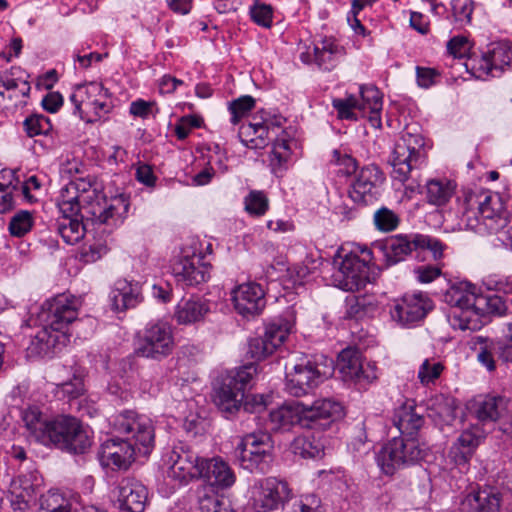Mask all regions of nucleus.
Listing matches in <instances>:
<instances>
[{
	"mask_svg": "<svg viewBox=\"0 0 512 512\" xmlns=\"http://www.w3.org/2000/svg\"><path fill=\"white\" fill-rule=\"evenodd\" d=\"M62 215H78L94 223L117 225L128 212L129 203L123 195L110 201L99 190L95 181L77 178L66 184L58 198Z\"/></svg>",
	"mask_w": 512,
	"mask_h": 512,
	"instance_id": "1",
	"label": "nucleus"
},
{
	"mask_svg": "<svg viewBox=\"0 0 512 512\" xmlns=\"http://www.w3.org/2000/svg\"><path fill=\"white\" fill-rule=\"evenodd\" d=\"M81 304L80 298L69 293L46 300L37 313L41 329L32 337L28 349L46 355L65 346L69 341V326L77 320Z\"/></svg>",
	"mask_w": 512,
	"mask_h": 512,
	"instance_id": "2",
	"label": "nucleus"
},
{
	"mask_svg": "<svg viewBox=\"0 0 512 512\" xmlns=\"http://www.w3.org/2000/svg\"><path fill=\"white\" fill-rule=\"evenodd\" d=\"M508 196L485 189L464 190L458 199L460 229L470 230L479 235L493 234L507 223L508 207H512V189Z\"/></svg>",
	"mask_w": 512,
	"mask_h": 512,
	"instance_id": "3",
	"label": "nucleus"
},
{
	"mask_svg": "<svg viewBox=\"0 0 512 512\" xmlns=\"http://www.w3.org/2000/svg\"><path fill=\"white\" fill-rule=\"evenodd\" d=\"M342 415L341 403L327 398L316 400L310 406L299 402L282 405L270 411L269 422L272 430L286 431L295 424L303 428L324 430Z\"/></svg>",
	"mask_w": 512,
	"mask_h": 512,
	"instance_id": "4",
	"label": "nucleus"
},
{
	"mask_svg": "<svg viewBox=\"0 0 512 512\" xmlns=\"http://www.w3.org/2000/svg\"><path fill=\"white\" fill-rule=\"evenodd\" d=\"M427 152L425 138L410 131L403 132L394 146L390 158L391 178L393 182L404 185L408 197L420 192L421 184L417 171L426 164Z\"/></svg>",
	"mask_w": 512,
	"mask_h": 512,
	"instance_id": "5",
	"label": "nucleus"
},
{
	"mask_svg": "<svg viewBox=\"0 0 512 512\" xmlns=\"http://www.w3.org/2000/svg\"><path fill=\"white\" fill-rule=\"evenodd\" d=\"M174 337L172 327L165 321H151L138 333L134 354L122 359L120 365L124 373L133 371L136 356L160 361L172 353Z\"/></svg>",
	"mask_w": 512,
	"mask_h": 512,
	"instance_id": "6",
	"label": "nucleus"
},
{
	"mask_svg": "<svg viewBox=\"0 0 512 512\" xmlns=\"http://www.w3.org/2000/svg\"><path fill=\"white\" fill-rule=\"evenodd\" d=\"M41 444L69 453L84 454L92 445V431L76 417L58 415L50 419Z\"/></svg>",
	"mask_w": 512,
	"mask_h": 512,
	"instance_id": "7",
	"label": "nucleus"
},
{
	"mask_svg": "<svg viewBox=\"0 0 512 512\" xmlns=\"http://www.w3.org/2000/svg\"><path fill=\"white\" fill-rule=\"evenodd\" d=\"M379 248L387 265L391 266L404 261L412 253L416 258H421L425 252H430L433 260L439 261L447 246L435 237L411 233L390 236L379 243Z\"/></svg>",
	"mask_w": 512,
	"mask_h": 512,
	"instance_id": "8",
	"label": "nucleus"
},
{
	"mask_svg": "<svg viewBox=\"0 0 512 512\" xmlns=\"http://www.w3.org/2000/svg\"><path fill=\"white\" fill-rule=\"evenodd\" d=\"M480 295L477 287L466 281L453 284L446 291L444 301L451 307L448 320L453 329L476 331L482 328L484 322L476 310Z\"/></svg>",
	"mask_w": 512,
	"mask_h": 512,
	"instance_id": "9",
	"label": "nucleus"
},
{
	"mask_svg": "<svg viewBox=\"0 0 512 512\" xmlns=\"http://www.w3.org/2000/svg\"><path fill=\"white\" fill-rule=\"evenodd\" d=\"M334 373V361L324 355H313L301 359L286 373L285 388L295 397L304 396Z\"/></svg>",
	"mask_w": 512,
	"mask_h": 512,
	"instance_id": "10",
	"label": "nucleus"
},
{
	"mask_svg": "<svg viewBox=\"0 0 512 512\" xmlns=\"http://www.w3.org/2000/svg\"><path fill=\"white\" fill-rule=\"evenodd\" d=\"M256 374V365L250 363L230 370L221 377L219 385L214 390V402L226 417L240 409L245 391L251 387Z\"/></svg>",
	"mask_w": 512,
	"mask_h": 512,
	"instance_id": "11",
	"label": "nucleus"
},
{
	"mask_svg": "<svg viewBox=\"0 0 512 512\" xmlns=\"http://www.w3.org/2000/svg\"><path fill=\"white\" fill-rule=\"evenodd\" d=\"M427 452V445L416 437H394L377 453L376 461L383 473L393 475L399 469L418 464Z\"/></svg>",
	"mask_w": 512,
	"mask_h": 512,
	"instance_id": "12",
	"label": "nucleus"
},
{
	"mask_svg": "<svg viewBox=\"0 0 512 512\" xmlns=\"http://www.w3.org/2000/svg\"><path fill=\"white\" fill-rule=\"evenodd\" d=\"M114 433L126 436L124 440L132 442L138 452L146 455L151 452L155 442V429L152 420L133 410H123L110 418Z\"/></svg>",
	"mask_w": 512,
	"mask_h": 512,
	"instance_id": "13",
	"label": "nucleus"
},
{
	"mask_svg": "<svg viewBox=\"0 0 512 512\" xmlns=\"http://www.w3.org/2000/svg\"><path fill=\"white\" fill-rule=\"evenodd\" d=\"M273 441L265 432L249 433L240 439L235 457L240 466L250 472L266 473L273 461Z\"/></svg>",
	"mask_w": 512,
	"mask_h": 512,
	"instance_id": "14",
	"label": "nucleus"
},
{
	"mask_svg": "<svg viewBox=\"0 0 512 512\" xmlns=\"http://www.w3.org/2000/svg\"><path fill=\"white\" fill-rule=\"evenodd\" d=\"M371 251L363 250L362 257L355 253L334 260L337 270L332 275L333 285L344 291H357L370 282Z\"/></svg>",
	"mask_w": 512,
	"mask_h": 512,
	"instance_id": "15",
	"label": "nucleus"
},
{
	"mask_svg": "<svg viewBox=\"0 0 512 512\" xmlns=\"http://www.w3.org/2000/svg\"><path fill=\"white\" fill-rule=\"evenodd\" d=\"M108 90L101 83L90 82L77 85L69 100L73 104V113L86 122H94L107 115L112 106L107 101Z\"/></svg>",
	"mask_w": 512,
	"mask_h": 512,
	"instance_id": "16",
	"label": "nucleus"
},
{
	"mask_svg": "<svg viewBox=\"0 0 512 512\" xmlns=\"http://www.w3.org/2000/svg\"><path fill=\"white\" fill-rule=\"evenodd\" d=\"M202 458L191 446L178 442L164 453L162 460L170 479L187 484L197 478Z\"/></svg>",
	"mask_w": 512,
	"mask_h": 512,
	"instance_id": "17",
	"label": "nucleus"
},
{
	"mask_svg": "<svg viewBox=\"0 0 512 512\" xmlns=\"http://www.w3.org/2000/svg\"><path fill=\"white\" fill-rule=\"evenodd\" d=\"M291 490L288 484L274 477L254 483L251 488V505L256 512H272L283 508Z\"/></svg>",
	"mask_w": 512,
	"mask_h": 512,
	"instance_id": "18",
	"label": "nucleus"
},
{
	"mask_svg": "<svg viewBox=\"0 0 512 512\" xmlns=\"http://www.w3.org/2000/svg\"><path fill=\"white\" fill-rule=\"evenodd\" d=\"M337 365L343 380L353 382L360 389H365L378 377L376 365L362 361L360 353L352 348L340 352Z\"/></svg>",
	"mask_w": 512,
	"mask_h": 512,
	"instance_id": "19",
	"label": "nucleus"
},
{
	"mask_svg": "<svg viewBox=\"0 0 512 512\" xmlns=\"http://www.w3.org/2000/svg\"><path fill=\"white\" fill-rule=\"evenodd\" d=\"M382 182L383 174L378 167L364 166L352 179L348 196L358 206L373 204L380 196Z\"/></svg>",
	"mask_w": 512,
	"mask_h": 512,
	"instance_id": "20",
	"label": "nucleus"
},
{
	"mask_svg": "<svg viewBox=\"0 0 512 512\" xmlns=\"http://www.w3.org/2000/svg\"><path fill=\"white\" fill-rule=\"evenodd\" d=\"M432 308L433 304L429 297L419 292L405 294L396 302L390 314L394 321L408 327L421 321Z\"/></svg>",
	"mask_w": 512,
	"mask_h": 512,
	"instance_id": "21",
	"label": "nucleus"
},
{
	"mask_svg": "<svg viewBox=\"0 0 512 512\" xmlns=\"http://www.w3.org/2000/svg\"><path fill=\"white\" fill-rule=\"evenodd\" d=\"M211 265L204 262L201 255L184 256L175 261L172 274L178 285L183 288L196 287L210 278Z\"/></svg>",
	"mask_w": 512,
	"mask_h": 512,
	"instance_id": "22",
	"label": "nucleus"
},
{
	"mask_svg": "<svg viewBox=\"0 0 512 512\" xmlns=\"http://www.w3.org/2000/svg\"><path fill=\"white\" fill-rule=\"evenodd\" d=\"M199 474L196 479H202L204 485L212 490H225L233 486L236 476L228 462L221 457L202 458Z\"/></svg>",
	"mask_w": 512,
	"mask_h": 512,
	"instance_id": "23",
	"label": "nucleus"
},
{
	"mask_svg": "<svg viewBox=\"0 0 512 512\" xmlns=\"http://www.w3.org/2000/svg\"><path fill=\"white\" fill-rule=\"evenodd\" d=\"M136 452L138 450L132 442L119 438H110L101 444L98 458L103 467L121 470L127 469L130 466Z\"/></svg>",
	"mask_w": 512,
	"mask_h": 512,
	"instance_id": "24",
	"label": "nucleus"
},
{
	"mask_svg": "<svg viewBox=\"0 0 512 512\" xmlns=\"http://www.w3.org/2000/svg\"><path fill=\"white\" fill-rule=\"evenodd\" d=\"M232 300L235 310L246 318L259 315L266 306L264 289L256 282H247L236 287Z\"/></svg>",
	"mask_w": 512,
	"mask_h": 512,
	"instance_id": "25",
	"label": "nucleus"
},
{
	"mask_svg": "<svg viewBox=\"0 0 512 512\" xmlns=\"http://www.w3.org/2000/svg\"><path fill=\"white\" fill-rule=\"evenodd\" d=\"M503 495L498 488L484 486L464 497L462 512H499L503 504Z\"/></svg>",
	"mask_w": 512,
	"mask_h": 512,
	"instance_id": "26",
	"label": "nucleus"
},
{
	"mask_svg": "<svg viewBox=\"0 0 512 512\" xmlns=\"http://www.w3.org/2000/svg\"><path fill=\"white\" fill-rule=\"evenodd\" d=\"M117 499L120 509L127 512H143L147 503V489L138 480L124 478L118 487Z\"/></svg>",
	"mask_w": 512,
	"mask_h": 512,
	"instance_id": "27",
	"label": "nucleus"
},
{
	"mask_svg": "<svg viewBox=\"0 0 512 512\" xmlns=\"http://www.w3.org/2000/svg\"><path fill=\"white\" fill-rule=\"evenodd\" d=\"M483 437V432L476 426L464 430L450 448L449 455L455 464L467 466Z\"/></svg>",
	"mask_w": 512,
	"mask_h": 512,
	"instance_id": "28",
	"label": "nucleus"
},
{
	"mask_svg": "<svg viewBox=\"0 0 512 512\" xmlns=\"http://www.w3.org/2000/svg\"><path fill=\"white\" fill-rule=\"evenodd\" d=\"M472 416L482 423L497 421L506 409V400L501 396H478L468 405Z\"/></svg>",
	"mask_w": 512,
	"mask_h": 512,
	"instance_id": "29",
	"label": "nucleus"
},
{
	"mask_svg": "<svg viewBox=\"0 0 512 512\" xmlns=\"http://www.w3.org/2000/svg\"><path fill=\"white\" fill-rule=\"evenodd\" d=\"M340 53V48L331 39H324L321 46L313 45L307 47L305 52L300 54L303 63H315L320 69L331 70L336 63V57Z\"/></svg>",
	"mask_w": 512,
	"mask_h": 512,
	"instance_id": "30",
	"label": "nucleus"
},
{
	"mask_svg": "<svg viewBox=\"0 0 512 512\" xmlns=\"http://www.w3.org/2000/svg\"><path fill=\"white\" fill-rule=\"evenodd\" d=\"M80 496L71 491L49 490L41 496V512H78Z\"/></svg>",
	"mask_w": 512,
	"mask_h": 512,
	"instance_id": "31",
	"label": "nucleus"
},
{
	"mask_svg": "<svg viewBox=\"0 0 512 512\" xmlns=\"http://www.w3.org/2000/svg\"><path fill=\"white\" fill-rule=\"evenodd\" d=\"M141 288L138 283L126 279H119L115 282L110 293L112 307L116 311H125L134 308L141 302Z\"/></svg>",
	"mask_w": 512,
	"mask_h": 512,
	"instance_id": "32",
	"label": "nucleus"
},
{
	"mask_svg": "<svg viewBox=\"0 0 512 512\" xmlns=\"http://www.w3.org/2000/svg\"><path fill=\"white\" fill-rule=\"evenodd\" d=\"M210 312V302L201 297L182 299L176 306L174 317L178 324L188 325L202 321Z\"/></svg>",
	"mask_w": 512,
	"mask_h": 512,
	"instance_id": "33",
	"label": "nucleus"
},
{
	"mask_svg": "<svg viewBox=\"0 0 512 512\" xmlns=\"http://www.w3.org/2000/svg\"><path fill=\"white\" fill-rule=\"evenodd\" d=\"M392 421L401 435L408 438L414 437L424 424L423 416L416 411L414 405L409 403H404L395 409Z\"/></svg>",
	"mask_w": 512,
	"mask_h": 512,
	"instance_id": "34",
	"label": "nucleus"
},
{
	"mask_svg": "<svg viewBox=\"0 0 512 512\" xmlns=\"http://www.w3.org/2000/svg\"><path fill=\"white\" fill-rule=\"evenodd\" d=\"M37 489L26 477L13 481L10 490V504L14 512H26L36 500Z\"/></svg>",
	"mask_w": 512,
	"mask_h": 512,
	"instance_id": "35",
	"label": "nucleus"
},
{
	"mask_svg": "<svg viewBox=\"0 0 512 512\" xmlns=\"http://www.w3.org/2000/svg\"><path fill=\"white\" fill-rule=\"evenodd\" d=\"M376 310L377 301L373 295H348L345 299V318L362 319L373 315Z\"/></svg>",
	"mask_w": 512,
	"mask_h": 512,
	"instance_id": "36",
	"label": "nucleus"
},
{
	"mask_svg": "<svg viewBox=\"0 0 512 512\" xmlns=\"http://www.w3.org/2000/svg\"><path fill=\"white\" fill-rule=\"evenodd\" d=\"M21 418L29 435L33 437L35 441L41 443L51 418L44 415L41 409L35 405L23 409Z\"/></svg>",
	"mask_w": 512,
	"mask_h": 512,
	"instance_id": "37",
	"label": "nucleus"
},
{
	"mask_svg": "<svg viewBox=\"0 0 512 512\" xmlns=\"http://www.w3.org/2000/svg\"><path fill=\"white\" fill-rule=\"evenodd\" d=\"M294 316L288 312L285 317H281L267 324L265 327L264 337L276 351L287 339L288 335L294 328Z\"/></svg>",
	"mask_w": 512,
	"mask_h": 512,
	"instance_id": "38",
	"label": "nucleus"
},
{
	"mask_svg": "<svg viewBox=\"0 0 512 512\" xmlns=\"http://www.w3.org/2000/svg\"><path fill=\"white\" fill-rule=\"evenodd\" d=\"M456 184L448 179H432L426 183L428 203L436 206L445 205L455 193Z\"/></svg>",
	"mask_w": 512,
	"mask_h": 512,
	"instance_id": "39",
	"label": "nucleus"
},
{
	"mask_svg": "<svg viewBox=\"0 0 512 512\" xmlns=\"http://www.w3.org/2000/svg\"><path fill=\"white\" fill-rule=\"evenodd\" d=\"M509 303H512V298H509L508 296L504 298L497 293H490L486 295L481 294L478 299V307H476V310L479 312L480 320H482L486 314L502 316L508 312Z\"/></svg>",
	"mask_w": 512,
	"mask_h": 512,
	"instance_id": "40",
	"label": "nucleus"
},
{
	"mask_svg": "<svg viewBox=\"0 0 512 512\" xmlns=\"http://www.w3.org/2000/svg\"><path fill=\"white\" fill-rule=\"evenodd\" d=\"M473 348L477 351L478 361L486 367L488 371H494L496 368L495 357H498V352L501 349L499 341L483 336H476L473 339Z\"/></svg>",
	"mask_w": 512,
	"mask_h": 512,
	"instance_id": "41",
	"label": "nucleus"
},
{
	"mask_svg": "<svg viewBox=\"0 0 512 512\" xmlns=\"http://www.w3.org/2000/svg\"><path fill=\"white\" fill-rule=\"evenodd\" d=\"M485 52L496 77H499L512 62L511 46L507 42L492 43Z\"/></svg>",
	"mask_w": 512,
	"mask_h": 512,
	"instance_id": "42",
	"label": "nucleus"
},
{
	"mask_svg": "<svg viewBox=\"0 0 512 512\" xmlns=\"http://www.w3.org/2000/svg\"><path fill=\"white\" fill-rule=\"evenodd\" d=\"M76 215H62L56 223V230L64 242L73 245L80 241L85 234L84 224Z\"/></svg>",
	"mask_w": 512,
	"mask_h": 512,
	"instance_id": "43",
	"label": "nucleus"
},
{
	"mask_svg": "<svg viewBox=\"0 0 512 512\" xmlns=\"http://www.w3.org/2000/svg\"><path fill=\"white\" fill-rule=\"evenodd\" d=\"M283 512H326V509L320 497L312 493L298 497L289 495L285 504H283Z\"/></svg>",
	"mask_w": 512,
	"mask_h": 512,
	"instance_id": "44",
	"label": "nucleus"
},
{
	"mask_svg": "<svg viewBox=\"0 0 512 512\" xmlns=\"http://www.w3.org/2000/svg\"><path fill=\"white\" fill-rule=\"evenodd\" d=\"M217 491L208 487H199L197 489L200 512H230L225 497Z\"/></svg>",
	"mask_w": 512,
	"mask_h": 512,
	"instance_id": "45",
	"label": "nucleus"
},
{
	"mask_svg": "<svg viewBox=\"0 0 512 512\" xmlns=\"http://www.w3.org/2000/svg\"><path fill=\"white\" fill-rule=\"evenodd\" d=\"M295 455L302 458H321L324 455V443L314 435L298 436L291 444Z\"/></svg>",
	"mask_w": 512,
	"mask_h": 512,
	"instance_id": "46",
	"label": "nucleus"
},
{
	"mask_svg": "<svg viewBox=\"0 0 512 512\" xmlns=\"http://www.w3.org/2000/svg\"><path fill=\"white\" fill-rule=\"evenodd\" d=\"M1 79L5 91L19 89L22 96L29 95L31 87L26 79L25 72L20 67H11L9 71L1 74Z\"/></svg>",
	"mask_w": 512,
	"mask_h": 512,
	"instance_id": "47",
	"label": "nucleus"
},
{
	"mask_svg": "<svg viewBox=\"0 0 512 512\" xmlns=\"http://www.w3.org/2000/svg\"><path fill=\"white\" fill-rule=\"evenodd\" d=\"M244 209L251 216H263L269 209V200L266 194L260 190H251L244 197Z\"/></svg>",
	"mask_w": 512,
	"mask_h": 512,
	"instance_id": "48",
	"label": "nucleus"
},
{
	"mask_svg": "<svg viewBox=\"0 0 512 512\" xmlns=\"http://www.w3.org/2000/svg\"><path fill=\"white\" fill-rule=\"evenodd\" d=\"M26 135L33 138L38 135H47L52 130L50 119L42 114H32L23 122Z\"/></svg>",
	"mask_w": 512,
	"mask_h": 512,
	"instance_id": "49",
	"label": "nucleus"
},
{
	"mask_svg": "<svg viewBox=\"0 0 512 512\" xmlns=\"http://www.w3.org/2000/svg\"><path fill=\"white\" fill-rule=\"evenodd\" d=\"M373 221L376 229L385 233L396 230L400 224L399 216L387 207L375 211Z\"/></svg>",
	"mask_w": 512,
	"mask_h": 512,
	"instance_id": "50",
	"label": "nucleus"
},
{
	"mask_svg": "<svg viewBox=\"0 0 512 512\" xmlns=\"http://www.w3.org/2000/svg\"><path fill=\"white\" fill-rule=\"evenodd\" d=\"M491 65L486 52H483L480 58H469L464 63L467 72L473 77L483 80L488 77H495Z\"/></svg>",
	"mask_w": 512,
	"mask_h": 512,
	"instance_id": "51",
	"label": "nucleus"
},
{
	"mask_svg": "<svg viewBox=\"0 0 512 512\" xmlns=\"http://www.w3.org/2000/svg\"><path fill=\"white\" fill-rule=\"evenodd\" d=\"M255 99L250 95L241 96L228 105L231 114L230 121L233 125H237L248 113L254 108Z\"/></svg>",
	"mask_w": 512,
	"mask_h": 512,
	"instance_id": "52",
	"label": "nucleus"
},
{
	"mask_svg": "<svg viewBox=\"0 0 512 512\" xmlns=\"http://www.w3.org/2000/svg\"><path fill=\"white\" fill-rule=\"evenodd\" d=\"M34 219L31 212L21 210L9 222V232L14 237H23L33 227Z\"/></svg>",
	"mask_w": 512,
	"mask_h": 512,
	"instance_id": "53",
	"label": "nucleus"
},
{
	"mask_svg": "<svg viewBox=\"0 0 512 512\" xmlns=\"http://www.w3.org/2000/svg\"><path fill=\"white\" fill-rule=\"evenodd\" d=\"M332 106L337 111L339 118L347 120H356L354 110H361L360 100L354 95L335 98L332 100Z\"/></svg>",
	"mask_w": 512,
	"mask_h": 512,
	"instance_id": "54",
	"label": "nucleus"
},
{
	"mask_svg": "<svg viewBox=\"0 0 512 512\" xmlns=\"http://www.w3.org/2000/svg\"><path fill=\"white\" fill-rule=\"evenodd\" d=\"M444 370L440 361L434 359H425L418 371V378L423 385L435 383Z\"/></svg>",
	"mask_w": 512,
	"mask_h": 512,
	"instance_id": "55",
	"label": "nucleus"
},
{
	"mask_svg": "<svg viewBox=\"0 0 512 512\" xmlns=\"http://www.w3.org/2000/svg\"><path fill=\"white\" fill-rule=\"evenodd\" d=\"M274 352V346L266 341L264 335L253 337L248 342V354L255 360H262Z\"/></svg>",
	"mask_w": 512,
	"mask_h": 512,
	"instance_id": "56",
	"label": "nucleus"
},
{
	"mask_svg": "<svg viewBox=\"0 0 512 512\" xmlns=\"http://www.w3.org/2000/svg\"><path fill=\"white\" fill-rule=\"evenodd\" d=\"M360 94L361 110H382V94L375 86H361Z\"/></svg>",
	"mask_w": 512,
	"mask_h": 512,
	"instance_id": "57",
	"label": "nucleus"
},
{
	"mask_svg": "<svg viewBox=\"0 0 512 512\" xmlns=\"http://www.w3.org/2000/svg\"><path fill=\"white\" fill-rule=\"evenodd\" d=\"M437 407L433 409V417L435 420L438 418L439 421L450 425L456 418L455 405L452 399L448 398H437Z\"/></svg>",
	"mask_w": 512,
	"mask_h": 512,
	"instance_id": "58",
	"label": "nucleus"
},
{
	"mask_svg": "<svg viewBox=\"0 0 512 512\" xmlns=\"http://www.w3.org/2000/svg\"><path fill=\"white\" fill-rule=\"evenodd\" d=\"M250 15L252 20L262 27L269 28L272 25L273 11L270 5L255 2L250 7Z\"/></svg>",
	"mask_w": 512,
	"mask_h": 512,
	"instance_id": "59",
	"label": "nucleus"
},
{
	"mask_svg": "<svg viewBox=\"0 0 512 512\" xmlns=\"http://www.w3.org/2000/svg\"><path fill=\"white\" fill-rule=\"evenodd\" d=\"M107 252V245L103 241L97 240L82 248L81 259L86 263H93L102 258Z\"/></svg>",
	"mask_w": 512,
	"mask_h": 512,
	"instance_id": "60",
	"label": "nucleus"
},
{
	"mask_svg": "<svg viewBox=\"0 0 512 512\" xmlns=\"http://www.w3.org/2000/svg\"><path fill=\"white\" fill-rule=\"evenodd\" d=\"M331 162L337 166L342 167L339 169V172L345 175L357 173L356 160L351 155L342 153L340 150L333 151Z\"/></svg>",
	"mask_w": 512,
	"mask_h": 512,
	"instance_id": "61",
	"label": "nucleus"
},
{
	"mask_svg": "<svg viewBox=\"0 0 512 512\" xmlns=\"http://www.w3.org/2000/svg\"><path fill=\"white\" fill-rule=\"evenodd\" d=\"M471 49L470 43L465 36H454L447 43V51L455 58L465 57Z\"/></svg>",
	"mask_w": 512,
	"mask_h": 512,
	"instance_id": "62",
	"label": "nucleus"
},
{
	"mask_svg": "<svg viewBox=\"0 0 512 512\" xmlns=\"http://www.w3.org/2000/svg\"><path fill=\"white\" fill-rule=\"evenodd\" d=\"M452 10L455 20L458 22H471L473 2L471 0H454Z\"/></svg>",
	"mask_w": 512,
	"mask_h": 512,
	"instance_id": "63",
	"label": "nucleus"
},
{
	"mask_svg": "<svg viewBox=\"0 0 512 512\" xmlns=\"http://www.w3.org/2000/svg\"><path fill=\"white\" fill-rule=\"evenodd\" d=\"M413 272L418 282L428 284L440 277L441 268L437 265H420Z\"/></svg>",
	"mask_w": 512,
	"mask_h": 512,
	"instance_id": "64",
	"label": "nucleus"
}]
</instances>
